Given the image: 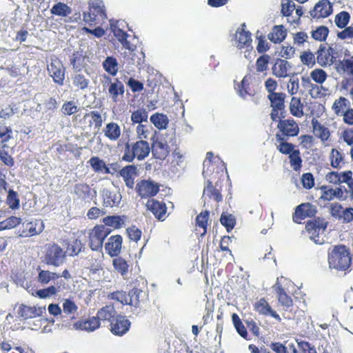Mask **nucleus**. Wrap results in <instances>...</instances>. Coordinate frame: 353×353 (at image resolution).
I'll use <instances>...</instances> for the list:
<instances>
[{
	"label": "nucleus",
	"mask_w": 353,
	"mask_h": 353,
	"mask_svg": "<svg viewBox=\"0 0 353 353\" xmlns=\"http://www.w3.org/2000/svg\"><path fill=\"white\" fill-rule=\"evenodd\" d=\"M103 203L105 207L118 205L121 201V194L116 187L103 188L102 191Z\"/></svg>",
	"instance_id": "obj_8"
},
{
	"label": "nucleus",
	"mask_w": 353,
	"mask_h": 353,
	"mask_svg": "<svg viewBox=\"0 0 353 353\" xmlns=\"http://www.w3.org/2000/svg\"><path fill=\"white\" fill-rule=\"evenodd\" d=\"M115 314L116 311L114 308L111 305H107L99 310L96 318L99 321H109L112 322V321L116 318Z\"/></svg>",
	"instance_id": "obj_33"
},
{
	"label": "nucleus",
	"mask_w": 353,
	"mask_h": 353,
	"mask_svg": "<svg viewBox=\"0 0 353 353\" xmlns=\"http://www.w3.org/2000/svg\"><path fill=\"white\" fill-rule=\"evenodd\" d=\"M148 112L144 108H140L134 111L131 114V121L133 123L142 124L143 122H147Z\"/></svg>",
	"instance_id": "obj_47"
},
{
	"label": "nucleus",
	"mask_w": 353,
	"mask_h": 353,
	"mask_svg": "<svg viewBox=\"0 0 353 353\" xmlns=\"http://www.w3.org/2000/svg\"><path fill=\"white\" fill-rule=\"evenodd\" d=\"M59 289V286L50 285L39 290H35L32 288L31 289L28 288L27 290L33 296L38 297L41 299H48L57 296Z\"/></svg>",
	"instance_id": "obj_18"
},
{
	"label": "nucleus",
	"mask_w": 353,
	"mask_h": 353,
	"mask_svg": "<svg viewBox=\"0 0 353 353\" xmlns=\"http://www.w3.org/2000/svg\"><path fill=\"white\" fill-rule=\"evenodd\" d=\"M110 22L112 32L120 42L125 38H127L128 35L126 32L121 29V27H123L125 23L123 21H118L114 23L112 20H110Z\"/></svg>",
	"instance_id": "obj_42"
},
{
	"label": "nucleus",
	"mask_w": 353,
	"mask_h": 353,
	"mask_svg": "<svg viewBox=\"0 0 353 353\" xmlns=\"http://www.w3.org/2000/svg\"><path fill=\"white\" fill-rule=\"evenodd\" d=\"M48 64L47 70L55 83L63 85L65 79V68L61 61L55 56H52Z\"/></svg>",
	"instance_id": "obj_4"
},
{
	"label": "nucleus",
	"mask_w": 353,
	"mask_h": 353,
	"mask_svg": "<svg viewBox=\"0 0 353 353\" xmlns=\"http://www.w3.org/2000/svg\"><path fill=\"white\" fill-rule=\"evenodd\" d=\"M286 30L283 26H276L268 34V39L274 43H280L285 39Z\"/></svg>",
	"instance_id": "obj_38"
},
{
	"label": "nucleus",
	"mask_w": 353,
	"mask_h": 353,
	"mask_svg": "<svg viewBox=\"0 0 353 353\" xmlns=\"http://www.w3.org/2000/svg\"><path fill=\"white\" fill-rule=\"evenodd\" d=\"M152 154L155 158L164 159L170 152V148L164 138L159 137L152 145Z\"/></svg>",
	"instance_id": "obj_13"
},
{
	"label": "nucleus",
	"mask_w": 353,
	"mask_h": 353,
	"mask_svg": "<svg viewBox=\"0 0 353 353\" xmlns=\"http://www.w3.org/2000/svg\"><path fill=\"white\" fill-rule=\"evenodd\" d=\"M273 289L276 292L278 300L282 305L289 307L292 305V300L291 297L285 293L281 285L279 284V278L277 279L276 284L273 286Z\"/></svg>",
	"instance_id": "obj_30"
},
{
	"label": "nucleus",
	"mask_w": 353,
	"mask_h": 353,
	"mask_svg": "<svg viewBox=\"0 0 353 353\" xmlns=\"http://www.w3.org/2000/svg\"><path fill=\"white\" fill-rule=\"evenodd\" d=\"M45 312L46 307L30 306L23 304L21 305L17 310L18 316L23 320L41 317Z\"/></svg>",
	"instance_id": "obj_9"
},
{
	"label": "nucleus",
	"mask_w": 353,
	"mask_h": 353,
	"mask_svg": "<svg viewBox=\"0 0 353 353\" xmlns=\"http://www.w3.org/2000/svg\"><path fill=\"white\" fill-rule=\"evenodd\" d=\"M150 150V145L146 141H137L131 145L128 143L125 144L122 159L127 162H132L135 158L142 161L148 157Z\"/></svg>",
	"instance_id": "obj_1"
},
{
	"label": "nucleus",
	"mask_w": 353,
	"mask_h": 353,
	"mask_svg": "<svg viewBox=\"0 0 353 353\" xmlns=\"http://www.w3.org/2000/svg\"><path fill=\"white\" fill-rule=\"evenodd\" d=\"M316 60L323 67L330 66L334 63L333 49L321 47L317 52Z\"/></svg>",
	"instance_id": "obj_22"
},
{
	"label": "nucleus",
	"mask_w": 353,
	"mask_h": 353,
	"mask_svg": "<svg viewBox=\"0 0 353 353\" xmlns=\"http://www.w3.org/2000/svg\"><path fill=\"white\" fill-rule=\"evenodd\" d=\"M146 206L159 220L163 221L165 219L167 208L165 203L151 199L148 201Z\"/></svg>",
	"instance_id": "obj_20"
},
{
	"label": "nucleus",
	"mask_w": 353,
	"mask_h": 353,
	"mask_svg": "<svg viewBox=\"0 0 353 353\" xmlns=\"http://www.w3.org/2000/svg\"><path fill=\"white\" fill-rule=\"evenodd\" d=\"M250 79V76H245L241 83L235 87L239 95L243 99H245L248 95H251L249 92Z\"/></svg>",
	"instance_id": "obj_46"
},
{
	"label": "nucleus",
	"mask_w": 353,
	"mask_h": 353,
	"mask_svg": "<svg viewBox=\"0 0 353 353\" xmlns=\"http://www.w3.org/2000/svg\"><path fill=\"white\" fill-rule=\"evenodd\" d=\"M89 10L92 12V15L97 16L101 21L107 18L105 8L102 0H90Z\"/></svg>",
	"instance_id": "obj_26"
},
{
	"label": "nucleus",
	"mask_w": 353,
	"mask_h": 353,
	"mask_svg": "<svg viewBox=\"0 0 353 353\" xmlns=\"http://www.w3.org/2000/svg\"><path fill=\"white\" fill-rule=\"evenodd\" d=\"M290 165L293 170L297 171L301 167V158L300 157V152L298 150L293 151L289 156Z\"/></svg>",
	"instance_id": "obj_59"
},
{
	"label": "nucleus",
	"mask_w": 353,
	"mask_h": 353,
	"mask_svg": "<svg viewBox=\"0 0 353 353\" xmlns=\"http://www.w3.org/2000/svg\"><path fill=\"white\" fill-rule=\"evenodd\" d=\"M329 158L331 165L334 168H341L344 164L343 154L335 148L332 149Z\"/></svg>",
	"instance_id": "obj_43"
},
{
	"label": "nucleus",
	"mask_w": 353,
	"mask_h": 353,
	"mask_svg": "<svg viewBox=\"0 0 353 353\" xmlns=\"http://www.w3.org/2000/svg\"><path fill=\"white\" fill-rule=\"evenodd\" d=\"M24 236H34L40 234L44 229V224L41 220L35 219L26 224L23 223Z\"/></svg>",
	"instance_id": "obj_25"
},
{
	"label": "nucleus",
	"mask_w": 353,
	"mask_h": 353,
	"mask_svg": "<svg viewBox=\"0 0 353 353\" xmlns=\"http://www.w3.org/2000/svg\"><path fill=\"white\" fill-rule=\"evenodd\" d=\"M301 81H302V85L303 87L312 88L310 94L312 97H319V90L320 88L325 90L323 86L319 87L316 85H314V84L311 83V81L309 77H302Z\"/></svg>",
	"instance_id": "obj_58"
},
{
	"label": "nucleus",
	"mask_w": 353,
	"mask_h": 353,
	"mask_svg": "<svg viewBox=\"0 0 353 353\" xmlns=\"http://www.w3.org/2000/svg\"><path fill=\"white\" fill-rule=\"evenodd\" d=\"M63 114L70 116L79 111V108L72 101L64 103L61 109Z\"/></svg>",
	"instance_id": "obj_62"
},
{
	"label": "nucleus",
	"mask_w": 353,
	"mask_h": 353,
	"mask_svg": "<svg viewBox=\"0 0 353 353\" xmlns=\"http://www.w3.org/2000/svg\"><path fill=\"white\" fill-rule=\"evenodd\" d=\"M125 92V87L123 83L118 79L110 83L108 88V92L110 98L114 103H118L123 101Z\"/></svg>",
	"instance_id": "obj_17"
},
{
	"label": "nucleus",
	"mask_w": 353,
	"mask_h": 353,
	"mask_svg": "<svg viewBox=\"0 0 353 353\" xmlns=\"http://www.w3.org/2000/svg\"><path fill=\"white\" fill-rule=\"evenodd\" d=\"M90 80L82 74H74L72 77V84L79 90H85L88 87Z\"/></svg>",
	"instance_id": "obj_49"
},
{
	"label": "nucleus",
	"mask_w": 353,
	"mask_h": 353,
	"mask_svg": "<svg viewBox=\"0 0 353 353\" xmlns=\"http://www.w3.org/2000/svg\"><path fill=\"white\" fill-rule=\"evenodd\" d=\"M58 107V103L57 100L52 97H48L45 99L42 104H39L37 106V109L39 110H45L46 112L48 110L54 111Z\"/></svg>",
	"instance_id": "obj_57"
},
{
	"label": "nucleus",
	"mask_w": 353,
	"mask_h": 353,
	"mask_svg": "<svg viewBox=\"0 0 353 353\" xmlns=\"http://www.w3.org/2000/svg\"><path fill=\"white\" fill-rule=\"evenodd\" d=\"M316 212V208L311 203H302L296 207L293 215V220L296 223H300L301 220L306 217L314 216Z\"/></svg>",
	"instance_id": "obj_12"
},
{
	"label": "nucleus",
	"mask_w": 353,
	"mask_h": 353,
	"mask_svg": "<svg viewBox=\"0 0 353 353\" xmlns=\"http://www.w3.org/2000/svg\"><path fill=\"white\" fill-rule=\"evenodd\" d=\"M104 135L110 141H117L121 136L120 126L114 122H110L106 124L103 129Z\"/></svg>",
	"instance_id": "obj_29"
},
{
	"label": "nucleus",
	"mask_w": 353,
	"mask_h": 353,
	"mask_svg": "<svg viewBox=\"0 0 353 353\" xmlns=\"http://www.w3.org/2000/svg\"><path fill=\"white\" fill-rule=\"evenodd\" d=\"M65 254L63 250L57 245H49L45 261L46 264L54 266H60L64 261Z\"/></svg>",
	"instance_id": "obj_7"
},
{
	"label": "nucleus",
	"mask_w": 353,
	"mask_h": 353,
	"mask_svg": "<svg viewBox=\"0 0 353 353\" xmlns=\"http://www.w3.org/2000/svg\"><path fill=\"white\" fill-rule=\"evenodd\" d=\"M321 190L322 192L321 199L324 201H330L334 199H336L339 201L345 200L344 192L341 187L332 188L323 185L321 188Z\"/></svg>",
	"instance_id": "obj_19"
},
{
	"label": "nucleus",
	"mask_w": 353,
	"mask_h": 353,
	"mask_svg": "<svg viewBox=\"0 0 353 353\" xmlns=\"http://www.w3.org/2000/svg\"><path fill=\"white\" fill-rule=\"evenodd\" d=\"M310 78L316 83L322 85L327 78V73L321 68H316L311 71Z\"/></svg>",
	"instance_id": "obj_51"
},
{
	"label": "nucleus",
	"mask_w": 353,
	"mask_h": 353,
	"mask_svg": "<svg viewBox=\"0 0 353 353\" xmlns=\"http://www.w3.org/2000/svg\"><path fill=\"white\" fill-rule=\"evenodd\" d=\"M60 277L61 275L59 273L41 270L37 276V281L42 285H46Z\"/></svg>",
	"instance_id": "obj_32"
},
{
	"label": "nucleus",
	"mask_w": 353,
	"mask_h": 353,
	"mask_svg": "<svg viewBox=\"0 0 353 353\" xmlns=\"http://www.w3.org/2000/svg\"><path fill=\"white\" fill-rule=\"evenodd\" d=\"M52 14L65 17L71 14V8L66 4L59 2L52 6L50 10Z\"/></svg>",
	"instance_id": "obj_44"
},
{
	"label": "nucleus",
	"mask_w": 353,
	"mask_h": 353,
	"mask_svg": "<svg viewBox=\"0 0 353 353\" xmlns=\"http://www.w3.org/2000/svg\"><path fill=\"white\" fill-rule=\"evenodd\" d=\"M141 293L142 291L137 288H134L130 290L128 294V305L137 307L139 302V296Z\"/></svg>",
	"instance_id": "obj_61"
},
{
	"label": "nucleus",
	"mask_w": 353,
	"mask_h": 353,
	"mask_svg": "<svg viewBox=\"0 0 353 353\" xmlns=\"http://www.w3.org/2000/svg\"><path fill=\"white\" fill-rule=\"evenodd\" d=\"M312 126L314 136L320 139L322 142H325L329 139L330 132L327 127L320 123L315 118L312 120Z\"/></svg>",
	"instance_id": "obj_23"
},
{
	"label": "nucleus",
	"mask_w": 353,
	"mask_h": 353,
	"mask_svg": "<svg viewBox=\"0 0 353 353\" xmlns=\"http://www.w3.org/2000/svg\"><path fill=\"white\" fill-rule=\"evenodd\" d=\"M118 62L113 57H108L103 62V69L109 74L115 76L118 72Z\"/></svg>",
	"instance_id": "obj_41"
},
{
	"label": "nucleus",
	"mask_w": 353,
	"mask_h": 353,
	"mask_svg": "<svg viewBox=\"0 0 353 353\" xmlns=\"http://www.w3.org/2000/svg\"><path fill=\"white\" fill-rule=\"evenodd\" d=\"M7 203L12 209H17L19 207V199L18 194L14 190H10L7 197Z\"/></svg>",
	"instance_id": "obj_63"
},
{
	"label": "nucleus",
	"mask_w": 353,
	"mask_h": 353,
	"mask_svg": "<svg viewBox=\"0 0 353 353\" xmlns=\"http://www.w3.org/2000/svg\"><path fill=\"white\" fill-rule=\"evenodd\" d=\"M122 243L123 239L120 235L111 236L105 243V250L110 256H117L121 252Z\"/></svg>",
	"instance_id": "obj_15"
},
{
	"label": "nucleus",
	"mask_w": 353,
	"mask_h": 353,
	"mask_svg": "<svg viewBox=\"0 0 353 353\" xmlns=\"http://www.w3.org/2000/svg\"><path fill=\"white\" fill-rule=\"evenodd\" d=\"M103 222L105 225L111 226L114 228H119L124 223L123 219L119 216H110L105 217Z\"/></svg>",
	"instance_id": "obj_56"
},
{
	"label": "nucleus",
	"mask_w": 353,
	"mask_h": 353,
	"mask_svg": "<svg viewBox=\"0 0 353 353\" xmlns=\"http://www.w3.org/2000/svg\"><path fill=\"white\" fill-rule=\"evenodd\" d=\"M350 105V103L348 99L341 97L339 99L334 101L332 106V109L336 114L342 115L349 109Z\"/></svg>",
	"instance_id": "obj_35"
},
{
	"label": "nucleus",
	"mask_w": 353,
	"mask_h": 353,
	"mask_svg": "<svg viewBox=\"0 0 353 353\" xmlns=\"http://www.w3.org/2000/svg\"><path fill=\"white\" fill-rule=\"evenodd\" d=\"M343 210V205L338 202L331 203L329 205L330 214L332 217L338 220H341Z\"/></svg>",
	"instance_id": "obj_60"
},
{
	"label": "nucleus",
	"mask_w": 353,
	"mask_h": 353,
	"mask_svg": "<svg viewBox=\"0 0 353 353\" xmlns=\"http://www.w3.org/2000/svg\"><path fill=\"white\" fill-rule=\"evenodd\" d=\"M291 64L286 60L277 59L272 67V73L279 78H285L290 75Z\"/></svg>",
	"instance_id": "obj_21"
},
{
	"label": "nucleus",
	"mask_w": 353,
	"mask_h": 353,
	"mask_svg": "<svg viewBox=\"0 0 353 353\" xmlns=\"http://www.w3.org/2000/svg\"><path fill=\"white\" fill-rule=\"evenodd\" d=\"M328 262L331 268L341 270L347 269L351 263L348 249L345 245L335 246L329 253Z\"/></svg>",
	"instance_id": "obj_2"
},
{
	"label": "nucleus",
	"mask_w": 353,
	"mask_h": 353,
	"mask_svg": "<svg viewBox=\"0 0 353 353\" xmlns=\"http://www.w3.org/2000/svg\"><path fill=\"white\" fill-rule=\"evenodd\" d=\"M347 175V171L341 172H330L325 175V180L330 183L340 185L344 183Z\"/></svg>",
	"instance_id": "obj_34"
},
{
	"label": "nucleus",
	"mask_w": 353,
	"mask_h": 353,
	"mask_svg": "<svg viewBox=\"0 0 353 353\" xmlns=\"http://www.w3.org/2000/svg\"><path fill=\"white\" fill-rule=\"evenodd\" d=\"M276 141L279 143L277 145V149L282 154H290L294 150V145L292 143H289L284 141V139L280 134H276Z\"/></svg>",
	"instance_id": "obj_48"
},
{
	"label": "nucleus",
	"mask_w": 353,
	"mask_h": 353,
	"mask_svg": "<svg viewBox=\"0 0 353 353\" xmlns=\"http://www.w3.org/2000/svg\"><path fill=\"white\" fill-rule=\"evenodd\" d=\"M255 310L260 314L263 315H270L274 319L281 321V318L279 314L274 310H272L268 303V302L261 299L259 301H257L254 305Z\"/></svg>",
	"instance_id": "obj_28"
},
{
	"label": "nucleus",
	"mask_w": 353,
	"mask_h": 353,
	"mask_svg": "<svg viewBox=\"0 0 353 353\" xmlns=\"http://www.w3.org/2000/svg\"><path fill=\"white\" fill-rule=\"evenodd\" d=\"M303 105L301 99L293 97L290 103V110L291 114L298 118L303 116Z\"/></svg>",
	"instance_id": "obj_40"
},
{
	"label": "nucleus",
	"mask_w": 353,
	"mask_h": 353,
	"mask_svg": "<svg viewBox=\"0 0 353 353\" xmlns=\"http://www.w3.org/2000/svg\"><path fill=\"white\" fill-rule=\"evenodd\" d=\"M338 71L345 75L353 77V56L345 54L339 64Z\"/></svg>",
	"instance_id": "obj_27"
},
{
	"label": "nucleus",
	"mask_w": 353,
	"mask_h": 353,
	"mask_svg": "<svg viewBox=\"0 0 353 353\" xmlns=\"http://www.w3.org/2000/svg\"><path fill=\"white\" fill-rule=\"evenodd\" d=\"M136 135L139 141H145L154 137L153 128L149 125L139 124L136 128Z\"/></svg>",
	"instance_id": "obj_31"
},
{
	"label": "nucleus",
	"mask_w": 353,
	"mask_h": 353,
	"mask_svg": "<svg viewBox=\"0 0 353 353\" xmlns=\"http://www.w3.org/2000/svg\"><path fill=\"white\" fill-rule=\"evenodd\" d=\"M328 33L329 29L326 26H321L312 32V37L316 41H323L326 39Z\"/></svg>",
	"instance_id": "obj_55"
},
{
	"label": "nucleus",
	"mask_w": 353,
	"mask_h": 353,
	"mask_svg": "<svg viewBox=\"0 0 353 353\" xmlns=\"http://www.w3.org/2000/svg\"><path fill=\"white\" fill-rule=\"evenodd\" d=\"M350 15L347 12L342 11L335 16L334 23L339 28H344L348 24Z\"/></svg>",
	"instance_id": "obj_52"
},
{
	"label": "nucleus",
	"mask_w": 353,
	"mask_h": 353,
	"mask_svg": "<svg viewBox=\"0 0 353 353\" xmlns=\"http://www.w3.org/2000/svg\"><path fill=\"white\" fill-rule=\"evenodd\" d=\"M110 233V230L104 225L94 226L89 232V245L93 251H99L102 256L103 243Z\"/></svg>",
	"instance_id": "obj_3"
},
{
	"label": "nucleus",
	"mask_w": 353,
	"mask_h": 353,
	"mask_svg": "<svg viewBox=\"0 0 353 353\" xmlns=\"http://www.w3.org/2000/svg\"><path fill=\"white\" fill-rule=\"evenodd\" d=\"M268 97L270 101L272 108L284 110L285 94L282 92L271 93V94H268Z\"/></svg>",
	"instance_id": "obj_36"
},
{
	"label": "nucleus",
	"mask_w": 353,
	"mask_h": 353,
	"mask_svg": "<svg viewBox=\"0 0 353 353\" xmlns=\"http://www.w3.org/2000/svg\"><path fill=\"white\" fill-rule=\"evenodd\" d=\"M221 223L224 225L228 232L232 230L236 224L235 217L230 214L223 213L220 219Z\"/></svg>",
	"instance_id": "obj_54"
},
{
	"label": "nucleus",
	"mask_w": 353,
	"mask_h": 353,
	"mask_svg": "<svg viewBox=\"0 0 353 353\" xmlns=\"http://www.w3.org/2000/svg\"><path fill=\"white\" fill-rule=\"evenodd\" d=\"M12 138V131L11 128L0 122V144H2L3 147H6V143Z\"/></svg>",
	"instance_id": "obj_50"
},
{
	"label": "nucleus",
	"mask_w": 353,
	"mask_h": 353,
	"mask_svg": "<svg viewBox=\"0 0 353 353\" xmlns=\"http://www.w3.org/2000/svg\"><path fill=\"white\" fill-rule=\"evenodd\" d=\"M62 307L63 313L70 316L72 319H74L79 307L74 301L69 299H63Z\"/></svg>",
	"instance_id": "obj_45"
},
{
	"label": "nucleus",
	"mask_w": 353,
	"mask_h": 353,
	"mask_svg": "<svg viewBox=\"0 0 353 353\" xmlns=\"http://www.w3.org/2000/svg\"><path fill=\"white\" fill-rule=\"evenodd\" d=\"M130 324V321L125 316H117L111 322V331L114 334L121 336L129 330Z\"/></svg>",
	"instance_id": "obj_16"
},
{
	"label": "nucleus",
	"mask_w": 353,
	"mask_h": 353,
	"mask_svg": "<svg viewBox=\"0 0 353 353\" xmlns=\"http://www.w3.org/2000/svg\"><path fill=\"white\" fill-rule=\"evenodd\" d=\"M113 266L118 272L125 276L128 272V265L125 260L119 257L113 260Z\"/></svg>",
	"instance_id": "obj_53"
},
{
	"label": "nucleus",
	"mask_w": 353,
	"mask_h": 353,
	"mask_svg": "<svg viewBox=\"0 0 353 353\" xmlns=\"http://www.w3.org/2000/svg\"><path fill=\"white\" fill-rule=\"evenodd\" d=\"M136 189L141 197L156 195L159 190V185L152 181L143 180L137 183Z\"/></svg>",
	"instance_id": "obj_11"
},
{
	"label": "nucleus",
	"mask_w": 353,
	"mask_h": 353,
	"mask_svg": "<svg viewBox=\"0 0 353 353\" xmlns=\"http://www.w3.org/2000/svg\"><path fill=\"white\" fill-rule=\"evenodd\" d=\"M332 12V5L329 0H320L310 12L312 18H325Z\"/></svg>",
	"instance_id": "obj_10"
},
{
	"label": "nucleus",
	"mask_w": 353,
	"mask_h": 353,
	"mask_svg": "<svg viewBox=\"0 0 353 353\" xmlns=\"http://www.w3.org/2000/svg\"><path fill=\"white\" fill-rule=\"evenodd\" d=\"M92 170L96 172H101L104 174L110 173V169L108 168L105 162L100 159L98 157H92L88 161Z\"/></svg>",
	"instance_id": "obj_37"
},
{
	"label": "nucleus",
	"mask_w": 353,
	"mask_h": 353,
	"mask_svg": "<svg viewBox=\"0 0 353 353\" xmlns=\"http://www.w3.org/2000/svg\"><path fill=\"white\" fill-rule=\"evenodd\" d=\"M301 62L308 67H313L315 64V57L313 53L310 51H304L300 55Z\"/></svg>",
	"instance_id": "obj_64"
},
{
	"label": "nucleus",
	"mask_w": 353,
	"mask_h": 353,
	"mask_svg": "<svg viewBox=\"0 0 353 353\" xmlns=\"http://www.w3.org/2000/svg\"><path fill=\"white\" fill-rule=\"evenodd\" d=\"M232 44L239 49L245 48L246 51L252 49L251 34L245 30V25L243 23L238 27L232 39Z\"/></svg>",
	"instance_id": "obj_5"
},
{
	"label": "nucleus",
	"mask_w": 353,
	"mask_h": 353,
	"mask_svg": "<svg viewBox=\"0 0 353 353\" xmlns=\"http://www.w3.org/2000/svg\"><path fill=\"white\" fill-rule=\"evenodd\" d=\"M278 128L286 136H296L299 132V126L293 119L281 121Z\"/></svg>",
	"instance_id": "obj_24"
},
{
	"label": "nucleus",
	"mask_w": 353,
	"mask_h": 353,
	"mask_svg": "<svg viewBox=\"0 0 353 353\" xmlns=\"http://www.w3.org/2000/svg\"><path fill=\"white\" fill-rule=\"evenodd\" d=\"M70 328L74 330L93 332L100 327V322L96 317H92L85 320H79L74 322Z\"/></svg>",
	"instance_id": "obj_14"
},
{
	"label": "nucleus",
	"mask_w": 353,
	"mask_h": 353,
	"mask_svg": "<svg viewBox=\"0 0 353 353\" xmlns=\"http://www.w3.org/2000/svg\"><path fill=\"white\" fill-rule=\"evenodd\" d=\"M150 120L151 123L159 130L165 129L169 123V119L165 114L155 113L152 114Z\"/></svg>",
	"instance_id": "obj_39"
},
{
	"label": "nucleus",
	"mask_w": 353,
	"mask_h": 353,
	"mask_svg": "<svg viewBox=\"0 0 353 353\" xmlns=\"http://www.w3.org/2000/svg\"><path fill=\"white\" fill-rule=\"evenodd\" d=\"M327 223L322 220H314V221L307 222L305 225V230L310 235V238L315 243L321 244L323 241V239H320L319 233H322L325 230Z\"/></svg>",
	"instance_id": "obj_6"
}]
</instances>
